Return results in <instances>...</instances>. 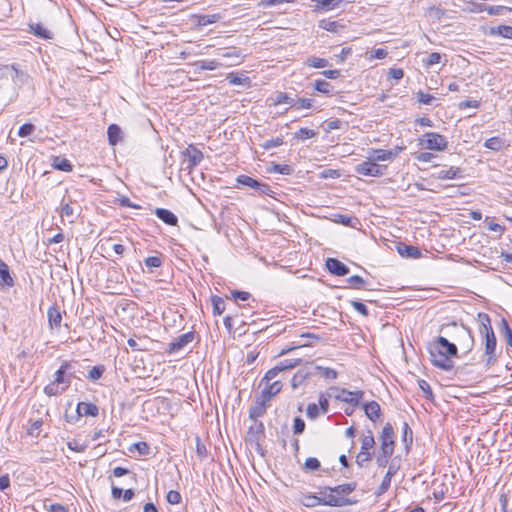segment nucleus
<instances>
[{
  "mask_svg": "<svg viewBox=\"0 0 512 512\" xmlns=\"http://www.w3.org/2000/svg\"><path fill=\"white\" fill-rule=\"evenodd\" d=\"M432 364L444 371H450L454 368L452 357H458V348L456 343L449 341L447 337L438 336L433 342L428 344Z\"/></svg>",
  "mask_w": 512,
  "mask_h": 512,
  "instance_id": "nucleus-1",
  "label": "nucleus"
},
{
  "mask_svg": "<svg viewBox=\"0 0 512 512\" xmlns=\"http://www.w3.org/2000/svg\"><path fill=\"white\" fill-rule=\"evenodd\" d=\"M479 333L485 340V354L487 355L486 365L491 366L497 360L496 345L497 339L491 325V319L486 313H478Z\"/></svg>",
  "mask_w": 512,
  "mask_h": 512,
  "instance_id": "nucleus-2",
  "label": "nucleus"
},
{
  "mask_svg": "<svg viewBox=\"0 0 512 512\" xmlns=\"http://www.w3.org/2000/svg\"><path fill=\"white\" fill-rule=\"evenodd\" d=\"M419 145L428 150L444 151L447 148V139L436 132H427L419 139Z\"/></svg>",
  "mask_w": 512,
  "mask_h": 512,
  "instance_id": "nucleus-3",
  "label": "nucleus"
},
{
  "mask_svg": "<svg viewBox=\"0 0 512 512\" xmlns=\"http://www.w3.org/2000/svg\"><path fill=\"white\" fill-rule=\"evenodd\" d=\"M319 501L320 505L331 506V507H342L354 505L357 503L356 499L336 496L335 493L329 492V490H325V487L320 489Z\"/></svg>",
  "mask_w": 512,
  "mask_h": 512,
  "instance_id": "nucleus-4",
  "label": "nucleus"
},
{
  "mask_svg": "<svg viewBox=\"0 0 512 512\" xmlns=\"http://www.w3.org/2000/svg\"><path fill=\"white\" fill-rule=\"evenodd\" d=\"M319 501L320 505L331 506V507H342L354 505L357 503L356 499L336 496L335 493L329 492V490H325V487L320 489Z\"/></svg>",
  "mask_w": 512,
  "mask_h": 512,
  "instance_id": "nucleus-5",
  "label": "nucleus"
},
{
  "mask_svg": "<svg viewBox=\"0 0 512 512\" xmlns=\"http://www.w3.org/2000/svg\"><path fill=\"white\" fill-rule=\"evenodd\" d=\"M387 165L378 164L371 157L355 166V172L363 176L381 177L385 174Z\"/></svg>",
  "mask_w": 512,
  "mask_h": 512,
  "instance_id": "nucleus-6",
  "label": "nucleus"
},
{
  "mask_svg": "<svg viewBox=\"0 0 512 512\" xmlns=\"http://www.w3.org/2000/svg\"><path fill=\"white\" fill-rule=\"evenodd\" d=\"M72 378H78L73 363L69 361H63L60 367L55 372L54 382L58 386L60 384H64L62 388H65L66 390L70 386Z\"/></svg>",
  "mask_w": 512,
  "mask_h": 512,
  "instance_id": "nucleus-7",
  "label": "nucleus"
},
{
  "mask_svg": "<svg viewBox=\"0 0 512 512\" xmlns=\"http://www.w3.org/2000/svg\"><path fill=\"white\" fill-rule=\"evenodd\" d=\"M265 439V427L263 422L255 421L254 425L250 426L247 431L246 441L251 445H255V449L262 456L264 455V450L262 448L261 442Z\"/></svg>",
  "mask_w": 512,
  "mask_h": 512,
  "instance_id": "nucleus-8",
  "label": "nucleus"
},
{
  "mask_svg": "<svg viewBox=\"0 0 512 512\" xmlns=\"http://www.w3.org/2000/svg\"><path fill=\"white\" fill-rule=\"evenodd\" d=\"M236 182L238 186H244L250 189L257 191L260 195H271L273 192L271 187L262 181H259L253 177L248 175H239L236 178Z\"/></svg>",
  "mask_w": 512,
  "mask_h": 512,
  "instance_id": "nucleus-9",
  "label": "nucleus"
},
{
  "mask_svg": "<svg viewBox=\"0 0 512 512\" xmlns=\"http://www.w3.org/2000/svg\"><path fill=\"white\" fill-rule=\"evenodd\" d=\"M400 464H401V458L399 456L391 459L390 464L388 466V470H387L381 484L375 491V495L377 497L383 495L384 493H386L388 491V489L390 488V485H391V479L399 471Z\"/></svg>",
  "mask_w": 512,
  "mask_h": 512,
  "instance_id": "nucleus-10",
  "label": "nucleus"
},
{
  "mask_svg": "<svg viewBox=\"0 0 512 512\" xmlns=\"http://www.w3.org/2000/svg\"><path fill=\"white\" fill-rule=\"evenodd\" d=\"M300 362V359H285L273 368L269 369L264 375V380H273L280 372L292 369L299 365Z\"/></svg>",
  "mask_w": 512,
  "mask_h": 512,
  "instance_id": "nucleus-11",
  "label": "nucleus"
},
{
  "mask_svg": "<svg viewBox=\"0 0 512 512\" xmlns=\"http://www.w3.org/2000/svg\"><path fill=\"white\" fill-rule=\"evenodd\" d=\"M380 448H384L390 451H394L395 449V433L391 423H386L381 431L380 437Z\"/></svg>",
  "mask_w": 512,
  "mask_h": 512,
  "instance_id": "nucleus-12",
  "label": "nucleus"
},
{
  "mask_svg": "<svg viewBox=\"0 0 512 512\" xmlns=\"http://www.w3.org/2000/svg\"><path fill=\"white\" fill-rule=\"evenodd\" d=\"M195 339V332L189 331L184 333L177 338H175L172 342L169 343L167 353L172 354L182 350L185 346L191 343Z\"/></svg>",
  "mask_w": 512,
  "mask_h": 512,
  "instance_id": "nucleus-13",
  "label": "nucleus"
},
{
  "mask_svg": "<svg viewBox=\"0 0 512 512\" xmlns=\"http://www.w3.org/2000/svg\"><path fill=\"white\" fill-rule=\"evenodd\" d=\"M183 156L187 158L188 165L185 169L192 170L204 158L203 153L193 145H189L183 152ZM186 159L184 160V162Z\"/></svg>",
  "mask_w": 512,
  "mask_h": 512,
  "instance_id": "nucleus-14",
  "label": "nucleus"
},
{
  "mask_svg": "<svg viewBox=\"0 0 512 512\" xmlns=\"http://www.w3.org/2000/svg\"><path fill=\"white\" fill-rule=\"evenodd\" d=\"M325 265L329 273L335 276H345L350 272L349 267L337 258H328Z\"/></svg>",
  "mask_w": 512,
  "mask_h": 512,
  "instance_id": "nucleus-15",
  "label": "nucleus"
},
{
  "mask_svg": "<svg viewBox=\"0 0 512 512\" xmlns=\"http://www.w3.org/2000/svg\"><path fill=\"white\" fill-rule=\"evenodd\" d=\"M464 327L465 325L462 323L458 324L457 322H451L443 324L440 327V333L444 334V337H447L448 340L450 338L455 343L460 335V330H463Z\"/></svg>",
  "mask_w": 512,
  "mask_h": 512,
  "instance_id": "nucleus-16",
  "label": "nucleus"
},
{
  "mask_svg": "<svg viewBox=\"0 0 512 512\" xmlns=\"http://www.w3.org/2000/svg\"><path fill=\"white\" fill-rule=\"evenodd\" d=\"M315 3V12H327L330 10L341 8L346 5V2L342 0H311Z\"/></svg>",
  "mask_w": 512,
  "mask_h": 512,
  "instance_id": "nucleus-17",
  "label": "nucleus"
},
{
  "mask_svg": "<svg viewBox=\"0 0 512 512\" xmlns=\"http://www.w3.org/2000/svg\"><path fill=\"white\" fill-rule=\"evenodd\" d=\"M456 342L465 349V353H469L474 347V337L472 335V331L468 327H464L463 330H460V335L458 336Z\"/></svg>",
  "mask_w": 512,
  "mask_h": 512,
  "instance_id": "nucleus-18",
  "label": "nucleus"
},
{
  "mask_svg": "<svg viewBox=\"0 0 512 512\" xmlns=\"http://www.w3.org/2000/svg\"><path fill=\"white\" fill-rule=\"evenodd\" d=\"M217 54L224 58H228L230 60V62H229L230 66L238 65L243 60V55H242L241 50L236 47H232L229 49H219Z\"/></svg>",
  "mask_w": 512,
  "mask_h": 512,
  "instance_id": "nucleus-19",
  "label": "nucleus"
},
{
  "mask_svg": "<svg viewBox=\"0 0 512 512\" xmlns=\"http://www.w3.org/2000/svg\"><path fill=\"white\" fill-rule=\"evenodd\" d=\"M329 390L332 392H341L342 394H347L350 398L344 399V402L351 404L352 406H358L360 404V400L364 396V392L361 390L349 391L345 388L338 387H331Z\"/></svg>",
  "mask_w": 512,
  "mask_h": 512,
  "instance_id": "nucleus-20",
  "label": "nucleus"
},
{
  "mask_svg": "<svg viewBox=\"0 0 512 512\" xmlns=\"http://www.w3.org/2000/svg\"><path fill=\"white\" fill-rule=\"evenodd\" d=\"M396 248L397 252L404 258L418 259L421 257V251L416 246L399 242Z\"/></svg>",
  "mask_w": 512,
  "mask_h": 512,
  "instance_id": "nucleus-21",
  "label": "nucleus"
},
{
  "mask_svg": "<svg viewBox=\"0 0 512 512\" xmlns=\"http://www.w3.org/2000/svg\"><path fill=\"white\" fill-rule=\"evenodd\" d=\"M267 404L265 400L256 398L249 409V418L256 421L259 417H262L266 413Z\"/></svg>",
  "mask_w": 512,
  "mask_h": 512,
  "instance_id": "nucleus-22",
  "label": "nucleus"
},
{
  "mask_svg": "<svg viewBox=\"0 0 512 512\" xmlns=\"http://www.w3.org/2000/svg\"><path fill=\"white\" fill-rule=\"evenodd\" d=\"M362 408L367 418L373 422H376L381 416V408L376 401L365 402L362 404Z\"/></svg>",
  "mask_w": 512,
  "mask_h": 512,
  "instance_id": "nucleus-23",
  "label": "nucleus"
},
{
  "mask_svg": "<svg viewBox=\"0 0 512 512\" xmlns=\"http://www.w3.org/2000/svg\"><path fill=\"white\" fill-rule=\"evenodd\" d=\"M357 487L356 482H350L345 484H340L334 487L325 486V490H329V492L335 493L336 496L347 497L350 493H352Z\"/></svg>",
  "mask_w": 512,
  "mask_h": 512,
  "instance_id": "nucleus-24",
  "label": "nucleus"
},
{
  "mask_svg": "<svg viewBox=\"0 0 512 512\" xmlns=\"http://www.w3.org/2000/svg\"><path fill=\"white\" fill-rule=\"evenodd\" d=\"M155 215L167 225L176 226L178 224V217L168 209L156 208Z\"/></svg>",
  "mask_w": 512,
  "mask_h": 512,
  "instance_id": "nucleus-25",
  "label": "nucleus"
},
{
  "mask_svg": "<svg viewBox=\"0 0 512 512\" xmlns=\"http://www.w3.org/2000/svg\"><path fill=\"white\" fill-rule=\"evenodd\" d=\"M433 177L437 179H457L462 178V170L460 167L451 166L447 170H439L436 173L433 174Z\"/></svg>",
  "mask_w": 512,
  "mask_h": 512,
  "instance_id": "nucleus-26",
  "label": "nucleus"
},
{
  "mask_svg": "<svg viewBox=\"0 0 512 512\" xmlns=\"http://www.w3.org/2000/svg\"><path fill=\"white\" fill-rule=\"evenodd\" d=\"M76 409H77V413H79L80 417H82V416L96 417L99 414V408L94 403L79 402L77 404Z\"/></svg>",
  "mask_w": 512,
  "mask_h": 512,
  "instance_id": "nucleus-27",
  "label": "nucleus"
},
{
  "mask_svg": "<svg viewBox=\"0 0 512 512\" xmlns=\"http://www.w3.org/2000/svg\"><path fill=\"white\" fill-rule=\"evenodd\" d=\"M269 100L271 101V105L275 106L280 104H287L289 107L295 106V98L285 92H276Z\"/></svg>",
  "mask_w": 512,
  "mask_h": 512,
  "instance_id": "nucleus-28",
  "label": "nucleus"
},
{
  "mask_svg": "<svg viewBox=\"0 0 512 512\" xmlns=\"http://www.w3.org/2000/svg\"><path fill=\"white\" fill-rule=\"evenodd\" d=\"M48 324L51 329L59 328L62 321V315L59 308L56 305L49 307L48 312Z\"/></svg>",
  "mask_w": 512,
  "mask_h": 512,
  "instance_id": "nucleus-29",
  "label": "nucleus"
},
{
  "mask_svg": "<svg viewBox=\"0 0 512 512\" xmlns=\"http://www.w3.org/2000/svg\"><path fill=\"white\" fill-rule=\"evenodd\" d=\"M13 285L14 280L10 274L9 267L2 259H0V286L12 287Z\"/></svg>",
  "mask_w": 512,
  "mask_h": 512,
  "instance_id": "nucleus-30",
  "label": "nucleus"
},
{
  "mask_svg": "<svg viewBox=\"0 0 512 512\" xmlns=\"http://www.w3.org/2000/svg\"><path fill=\"white\" fill-rule=\"evenodd\" d=\"M29 28L30 31L40 39H53V33L41 23H30Z\"/></svg>",
  "mask_w": 512,
  "mask_h": 512,
  "instance_id": "nucleus-31",
  "label": "nucleus"
},
{
  "mask_svg": "<svg viewBox=\"0 0 512 512\" xmlns=\"http://www.w3.org/2000/svg\"><path fill=\"white\" fill-rule=\"evenodd\" d=\"M107 138L111 146H116L122 140V130L117 124H110L107 129Z\"/></svg>",
  "mask_w": 512,
  "mask_h": 512,
  "instance_id": "nucleus-32",
  "label": "nucleus"
},
{
  "mask_svg": "<svg viewBox=\"0 0 512 512\" xmlns=\"http://www.w3.org/2000/svg\"><path fill=\"white\" fill-rule=\"evenodd\" d=\"M369 157H371L376 162L391 161L395 157H397V153L391 152L389 150L377 149V150H373L372 154Z\"/></svg>",
  "mask_w": 512,
  "mask_h": 512,
  "instance_id": "nucleus-33",
  "label": "nucleus"
},
{
  "mask_svg": "<svg viewBox=\"0 0 512 512\" xmlns=\"http://www.w3.org/2000/svg\"><path fill=\"white\" fill-rule=\"evenodd\" d=\"M52 166L55 169L64 172H71L73 170V165L71 164V162L68 159L61 156H56L53 158Z\"/></svg>",
  "mask_w": 512,
  "mask_h": 512,
  "instance_id": "nucleus-34",
  "label": "nucleus"
},
{
  "mask_svg": "<svg viewBox=\"0 0 512 512\" xmlns=\"http://www.w3.org/2000/svg\"><path fill=\"white\" fill-rule=\"evenodd\" d=\"M402 442L408 452L413 444V431L407 422H404L402 426Z\"/></svg>",
  "mask_w": 512,
  "mask_h": 512,
  "instance_id": "nucleus-35",
  "label": "nucleus"
},
{
  "mask_svg": "<svg viewBox=\"0 0 512 512\" xmlns=\"http://www.w3.org/2000/svg\"><path fill=\"white\" fill-rule=\"evenodd\" d=\"M394 451H390L384 448H380V451L378 452L376 456V463L379 467H386L390 464V459L393 455Z\"/></svg>",
  "mask_w": 512,
  "mask_h": 512,
  "instance_id": "nucleus-36",
  "label": "nucleus"
},
{
  "mask_svg": "<svg viewBox=\"0 0 512 512\" xmlns=\"http://www.w3.org/2000/svg\"><path fill=\"white\" fill-rule=\"evenodd\" d=\"M335 222L347 227L355 228L356 225L359 224V219L346 214H337L335 215Z\"/></svg>",
  "mask_w": 512,
  "mask_h": 512,
  "instance_id": "nucleus-37",
  "label": "nucleus"
},
{
  "mask_svg": "<svg viewBox=\"0 0 512 512\" xmlns=\"http://www.w3.org/2000/svg\"><path fill=\"white\" fill-rule=\"evenodd\" d=\"M489 35H500L506 39H512V26L500 25L498 27H491Z\"/></svg>",
  "mask_w": 512,
  "mask_h": 512,
  "instance_id": "nucleus-38",
  "label": "nucleus"
},
{
  "mask_svg": "<svg viewBox=\"0 0 512 512\" xmlns=\"http://www.w3.org/2000/svg\"><path fill=\"white\" fill-rule=\"evenodd\" d=\"M375 446L373 432L368 429L367 434L361 438V451L370 452Z\"/></svg>",
  "mask_w": 512,
  "mask_h": 512,
  "instance_id": "nucleus-39",
  "label": "nucleus"
},
{
  "mask_svg": "<svg viewBox=\"0 0 512 512\" xmlns=\"http://www.w3.org/2000/svg\"><path fill=\"white\" fill-rule=\"evenodd\" d=\"M299 501L301 504L308 508H313L317 505H320L319 496L312 493L302 494Z\"/></svg>",
  "mask_w": 512,
  "mask_h": 512,
  "instance_id": "nucleus-40",
  "label": "nucleus"
},
{
  "mask_svg": "<svg viewBox=\"0 0 512 512\" xmlns=\"http://www.w3.org/2000/svg\"><path fill=\"white\" fill-rule=\"evenodd\" d=\"M309 376V372L306 370V369H300L298 370L292 380H291V386L293 389H296L298 388L299 386H301L305 380L307 379V377Z\"/></svg>",
  "mask_w": 512,
  "mask_h": 512,
  "instance_id": "nucleus-41",
  "label": "nucleus"
},
{
  "mask_svg": "<svg viewBox=\"0 0 512 512\" xmlns=\"http://www.w3.org/2000/svg\"><path fill=\"white\" fill-rule=\"evenodd\" d=\"M211 302H212V307H213V314L215 316L221 315L225 311V309H226L225 301L222 297H220L218 295H213L211 297Z\"/></svg>",
  "mask_w": 512,
  "mask_h": 512,
  "instance_id": "nucleus-42",
  "label": "nucleus"
},
{
  "mask_svg": "<svg viewBox=\"0 0 512 512\" xmlns=\"http://www.w3.org/2000/svg\"><path fill=\"white\" fill-rule=\"evenodd\" d=\"M314 89L326 96L332 95L333 91L332 85L326 80H316L314 83Z\"/></svg>",
  "mask_w": 512,
  "mask_h": 512,
  "instance_id": "nucleus-43",
  "label": "nucleus"
},
{
  "mask_svg": "<svg viewBox=\"0 0 512 512\" xmlns=\"http://www.w3.org/2000/svg\"><path fill=\"white\" fill-rule=\"evenodd\" d=\"M227 80L231 85H247L250 83L249 77L234 72L227 75Z\"/></svg>",
  "mask_w": 512,
  "mask_h": 512,
  "instance_id": "nucleus-44",
  "label": "nucleus"
},
{
  "mask_svg": "<svg viewBox=\"0 0 512 512\" xmlns=\"http://www.w3.org/2000/svg\"><path fill=\"white\" fill-rule=\"evenodd\" d=\"M318 26L321 29L329 31V32H337L339 28L343 27L341 24H339V22L332 21L330 19L320 20Z\"/></svg>",
  "mask_w": 512,
  "mask_h": 512,
  "instance_id": "nucleus-45",
  "label": "nucleus"
},
{
  "mask_svg": "<svg viewBox=\"0 0 512 512\" xmlns=\"http://www.w3.org/2000/svg\"><path fill=\"white\" fill-rule=\"evenodd\" d=\"M317 135V130L302 127L297 132L294 133V138L304 141L306 139L316 137Z\"/></svg>",
  "mask_w": 512,
  "mask_h": 512,
  "instance_id": "nucleus-46",
  "label": "nucleus"
},
{
  "mask_svg": "<svg viewBox=\"0 0 512 512\" xmlns=\"http://www.w3.org/2000/svg\"><path fill=\"white\" fill-rule=\"evenodd\" d=\"M163 263L162 255L159 254L157 256H149L145 258L144 264L152 272L153 268H159Z\"/></svg>",
  "mask_w": 512,
  "mask_h": 512,
  "instance_id": "nucleus-47",
  "label": "nucleus"
},
{
  "mask_svg": "<svg viewBox=\"0 0 512 512\" xmlns=\"http://www.w3.org/2000/svg\"><path fill=\"white\" fill-rule=\"evenodd\" d=\"M504 145L503 140L500 137H491L484 143V147L493 151H499Z\"/></svg>",
  "mask_w": 512,
  "mask_h": 512,
  "instance_id": "nucleus-48",
  "label": "nucleus"
},
{
  "mask_svg": "<svg viewBox=\"0 0 512 512\" xmlns=\"http://www.w3.org/2000/svg\"><path fill=\"white\" fill-rule=\"evenodd\" d=\"M321 468V463L320 461L315 458V457H308L306 460H305V463H304V466H303V469L304 471L306 472H314V471H318L319 469Z\"/></svg>",
  "mask_w": 512,
  "mask_h": 512,
  "instance_id": "nucleus-49",
  "label": "nucleus"
},
{
  "mask_svg": "<svg viewBox=\"0 0 512 512\" xmlns=\"http://www.w3.org/2000/svg\"><path fill=\"white\" fill-rule=\"evenodd\" d=\"M194 66L201 70H215L220 66L216 60H200L194 63Z\"/></svg>",
  "mask_w": 512,
  "mask_h": 512,
  "instance_id": "nucleus-50",
  "label": "nucleus"
},
{
  "mask_svg": "<svg viewBox=\"0 0 512 512\" xmlns=\"http://www.w3.org/2000/svg\"><path fill=\"white\" fill-rule=\"evenodd\" d=\"M306 64L310 67L314 68H324L329 65V62L327 59L319 58L316 56H310L306 60Z\"/></svg>",
  "mask_w": 512,
  "mask_h": 512,
  "instance_id": "nucleus-51",
  "label": "nucleus"
},
{
  "mask_svg": "<svg viewBox=\"0 0 512 512\" xmlns=\"http://www.w3.org/2000/svg\"><path fill=\"white\" fill-rule=\"evenodd\" d=\"M346 281L351 288L357 290L363 289L366 284V281L359 275L350 276Z\"/></svg>",
  "mask_w": 512,
  "mask_h": 512,
  "instance_id": "nucleus-52",
  "label": "nucleus"
},
{
  "mask_svg": "<svg viewBox=\"0 0 512 512\" xmlns=\"http://www.w3.org/2000/svg\"><path fill=\"white\" fill-rule=\"evenodd\" d=\"M104 371H105L104 365L94 366L92 369L89 370L88 378L91 381L96 382L102 377Z\"/></svg>",
  "mask_w": 512,
  "mask_h": 512,
  "instance_id": "nucleus-53",
  "label": "nucleus"
},
{
  "mask_svg": "<svg viewBox=\"0 0 512 512\" xmlns=\"http://www.w3.org/2000/svg\"><path fill=\"white\" fill-rule=\"evenodd\" d=\"M219 19H220V16L217 14L200 15V16H198L197 24L199 26H207L209 24L217 22Z\"/></svg>",
  "mask_w": 512,
  "mask_h": 512,
  "instance_id": "nucleus-54",
  "label": "nucleus"
},
{
  "mask_svg": "<svg viewBox=\"0 0 512 512\" xmlns=\"http://www.w3.org/2000/svg\"><path fill=\"white\" fill-rule=\"evenodd\" d=\"M270 172L279 173L282 175H290L293 172V168L290 165L287 164H276L273 163V166L271 169H269Z\"/></svg>",
  "mask_w": 512,
  "mask_h": 512,
  "instance_id": "nucleus-55",
  "label": "nucleus"
},
{
  "mask_svg": "<svg viewBox=\"0 0 512 512\" xmlns=\"http://www.w3.org/2000/svg\"><path fill=\"white\" fill-rule=\"evenodd\" d=\"M129 450L130 451L136 450L139 453V455H141V456H146V455H148L150 453V447L144 441H140V442L134 443L130 447Z\"/></svg>",
  "mask_w": 512,
  "mask_h": 512,
  "instance_id": "nucleus-56",
  "label": "nucleus"
},
{
  "mask_svg": "<svg viewBox=\"0 0 512 512\" xmlns=\"http://www.w3.org/2000/svg\"><path fill=\"white\" fill-rule=\"evenodd\" d=\"M316 369L319 371L320 376L325 379L334 380L337 378L338 373L332 368L316 366Z\"/></svg>",
  "mask_w": 512,
  "mask_h": 512,
  "instance_id": "nucleus-57",
  "label": "nucleus"
},
{
  "mask_svg": "<svg viewBox=\"0 0 512 512\" xmlns=\"http://www.w3.org/2000/svg\"><path fill=\"white\" fill-rule=\"evenodd\" d=\"M71 203H72V200L70 198H69L68 202H66V203L64 202V199L62 200L61 209H60L61 217L71 218L74 216V209L71 206Z\"/></svg>",
  "mask_w": 512,
  "mask_h": 512,
  "instance_id": "nucleus-58",
  "label": "nucleus"
},
{
  "mask_svg": "<svg viewBox=\"0 0 512 512\" xmlns=\"http://www.w3.org/2000/svg\"><path fill=\"white\" fill-rule=\"evenodd\" d=\"M65 391V388H59V386L53 381L44 387V393L47 396H57Z\"/></svg>",
  "mask_w": 512,
  "mask_h": 512,
  "instance_id": "nucleus-59",
  "label": "nucleus"
},
{
  "mask_svg": "<svg viewBox=\"0 0 512 512\" xmlns=\"http://www.w3.org/2000/svg\"><path fill=\"white\" fill-rule=\"evenodd\" d=\"M314 100L311 98H295V106L297 110L313 108Z\"/></svg>",
  "mask_w": 512,
  "mask_h": 512,
  "instance_id": "nucleus-60",
  "label": "nucleus"
},
{
  "mask_svg": "<svg viewBox=\"0 0 512 512\" xmlns=\"http://www.w3.org/2000/svg\"><path fill=\"white\" fill-rule=\"evenodd\" d=\"M166 500L169 504L171 505H178L181 503L182 501V496L181 494L176 491V490H170L167 494H166Z\"/></svg>",
  "mask_w": 512,
  "mask_h": 512,
  "instance_id": "nucleus-61",
  "label": "nucleus"
},
{
  "mask_svg": "<svg viewBox=\"0 0 512 512\" xmlns=\"http://www.w3.org/2000/svg\"><path fill=\"white\" fill-rule=\"evenodd\" d=\"M418 385H419V388L424 393V396H425L426 399L432 400L434 398V394L432 392V389H431L429 383L426 380H423V379L419 380L418 381Z\"/></svg>",
  "mask_w": 512,
  "mask_h": 512,
  "instance_id": "nucleus-62",
  "label": "nucleus"
},
{
  "mask_svg": "<svg viewBox=\"0 0 512 512\" xmlns=\"http://www.w3.org/2000/svg\"><path fill=\"white\" fill-rule=\"evenodd\" d=\"M502 332L506 338L507 344L512 347V329L506 319L501 320Z\"/></svg>",
  "mask_w": 512,
  "mask_h": 512,
  "instance_id": "nucleus-63",
  "label": "nucleus"
},
{
  "mask_svg": "<svg viewBox=\"0 0 512 512\" xmlns=\"http://www.w3.org/2000/svg\"><path fill=\"white\" fill-rule=\"evenodd\" d=\"M305 421L301 417H295L293 420V433L301 435L305 431Z\"/></svg>",
  "mask_w": 512,
  "mask_h": 512,
  "instance_id": "nucleus-64",
  "label": "nucleus"
}]
</instances>
